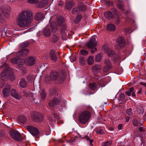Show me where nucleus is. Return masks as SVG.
Here are the masks:
<instances>
[{
  "label": "nucleus",
  "mask_w": 146,
  "mask_h": 146,
  "mask_svg": "<svg viewBox=\"0 0 146 146\" xmlns=\"http://www.w3.org/2000/svg\"><path fill=\"white\" fill-rule=\"evenodd\" d=\"M96 133L98 134H104V128L100 127L97 128L96 129Z\"/></svg>",
  "instance_id": "obj_34"
},
{
  "label": "nucleus",
  "mask_w": 146,
  "mask_h": 146,
  "mask_svg": "<svg viewBox=\"0 0 146 146\" xmlns=\"http://www.w3.org/2000/svg\"><path fill=\"white\" fill-rule=\"evenodd\" d=\"M29 50L27 49H24L20 50L17 53V55L19 56L24 57L27 55Z\"/></svg>",
  "instance_id": "obj_14"
},
{
  "label": "nucleus",
  "mask_w": 146,
  "mask_h": 146,
  "mask_svg": "<svg viewBox=\"0 0 146 146\" xmlns=\"http://www.w3.org/2000/svg\"><path fill=\"white\" fill-rule=\"evenodd\" d=\"M50 57L51 59L54 62L57 61V57L56 54V52L54 51H52L50 54Z\"/></svg>",
  "instance_id": "obj_20"
},
{
  "label": "nucleus",
  "mask_w": 146,
  "mask_h": 146,
  "mask_svg": "<svg viewBox=\"0 0 146 146\" xmlns=\"http://www.w3.org/2000/svg\"><path fill=\"white\" fill-rule=\"evenodd\" d=\"M82 18V15L80 14L77 15L76 17L75 21L76 23H79Z\"/></svg>",
  "instance_id": "obj_38"
},
{
  "label": "nucleus",
  "mask_w": 146,
  "mask_h": 146,
  "mask_svg": "<svg viewBox=\"0 0 146 146\" xmlns=\"http://www.w3.org/2000/svg\"><path fill=\"white\" fill-rule=\"evenodd\" d=\"M43 33L46 36L48 37L50 35V33L48 27H46L43 30Z\"/></svg>",
  "instance_id": "obj_23"
},
{
  "label": "nucleus",
  "mask_w": 146,
  "mask_h": 146,
  "mask_svg": "<svg viewBox=\"0 0 146 146\" xmlns=\"http://www.w3.org/2000/svg\"><path fill=\"white\" fill-rule=\"evenodd\" d=\"M59 37L58 35L57 34H54L52 37V42H56L59 40Z\"/></svg>",
  "instance_id": "obj_33"
},
{
  "label": "nucleus",
  "mask_w": 146,
  "mask_h": 146,
  "mask_svg": "<svg viewBox=\"0 0 146 146\" xmlns=\"http://www.w3.org/2000/svg\"><path fill=\"white\" fill-rule=\"evenodd\" d=\"M105 17L108 19H110L113 17V15L112 13L110 11L106 12L104 13Z\"/></svg>",
  "instance_id": "obj_24"
},
{
  "label": "nucleus",
  "mask_w": 146,
  "mask_h": 146,
  "mask_svg": "<svg viewBox=\"0 0 146 146\" xmlns=\"http://www.w3.org/2000/svg\"><path fill=\"white\" fill-rule=\"evenodd\" d=\"M106 66L104 67L103 70L107 72L111 68V65L110 61L108 60H106L105 61Z\"/></svg>",
  "instance_id": "obj_17"
},
{
  "label": "nucleus",
  "mask_w": 146,
  "mask_h": 146,
  "mask_svg": "<svg viewBox=\"0 0 146 146\" xmlns=\"http://www.w3.org/2000/svg\"><path fill=\"white\" fill-rule=\"evenodd\" d=\"M85 138L87 141H89V142L91 145H93V144H92V143L93 142V139H90L89 137H86Z\"/></svg>",
  "instance_id": "obj_48"
},
{
  "label": "nucleus",
  "mask_w": 146,
  "mask_h": 146,
  "mask_svg": "<svg viewBox=\"0 0 146 146\" xmlns=\"http://www.w3.org/2000/svg\"><path fill=\"white\" fill-rule=\"evenodd\" d=\"M139 131L141 132H142L143 131V128L142 127H140L139 128Z\"/></svg>",
  "instance_id": "obj_63"
},
{
  "label": "nucleus",
  "mask_w": 146,
  "mask_h": 146,
  "mask_svg": "<svg viewBox=\"0 0 146 146\" xmlns=\"http://www.w3.org/2000/svg\"><path fill=\"white\" fill-rule=\"evenodd\" d=\"M48 120L49 124L52 125L53 124L52 119L51 117L49 116L48 117Z\"/></svg>",
  "instance_id": "obj_51"
},
{
  "label": "nucleus",
  "mask_w": 146,
  "mask_h": 146,
  "mask_svg": "<svg viewBox=\"0 0 146 146\" xmlns=\"http://www.w3.org/2000/svg\"><path fill=\"white\" fill-rule=\"evenodd\" d=\"M90 88L93 90H95L96 89V85L94 83L93 84H90L89 85Z\"/></svg>",
  "instance_id": "obj_40"
},
{
  "label": "nucleus",
  "mask_w": 146,
  "mask_h": 146,
  "mask_svg": "<svg viewBox=\"0 0 146 146\" xmlns=\"http://www.w3.org/2000/svg\"><path fill=\"white\" fill-rule=\"evenodd\" d=\"M26 128L33 136H37L39 134L38 129L30 125L26 126Z\"/></svg>",
  "instance_id": "obj_5"
},
{
  "label": "nucleus",
  "mask_w": 146,
  "mask_h": 146,
  "mask_svg": "<svg viewBox=\"0 0 146 146\" xmlns=\"http://www.w3.org/2000/svg\"><path fill=\"white\" fill-rule=\"evenodd\" d=\"M38 0H28V1L29 3L32 4H34L37 2Z\"/></svg>",
  "instance_id": "obj_49"
},
{
  "label": "nucleus",
  "mask_w": 146,
  "mask_h": 146,
  "mask_svg": "<svg viewBox=\"0 0 146 146\" xmlns=\"http://www.w3.org/2000/svg\"><path fill=\"white\" fill-rule=\"evenodd\" d=\"M102 68L101 66L99 65H95L92 67V70L94 72H100Z\"/></svg>",
  "instance_id": "obj_19"
},
{
  "label": "nucleus",
  "mask_w": 146,
  "mask_h": 146,
  "mask_svg": "<svg viewBox=\"0 0 146 146\" xmlns=\"http://www.w3.org/2000/svg\"><path fill=\"white\" fill-rule=\"evenodd\" d=\"M134 89L133 87L131 88L128 91L129 92L131 93L132 92V96L133 97H135V92L134 91Z\"/></svg>",
  "instance_id": "obj_42"
},
{
  "label": "nucleus",
  "mask_w": 146,
  "mask_h": 146,
  "mask_svg": "<svg viewBox=\"0 0 146 146\" xmlns=\"http://www.w3.org/2000/svg\"><path fill=\"white\" fill-rule=\"evenodd\" d=\"M50 26L53 32L55 33L57 31V28L56 23L53 22L50 24Z\"/></svg>",
  "instance_id": "obj_32"
},
{
  "label": "nucleus",
  "mask_w": 146,
  "mask_h": 146,
  "mask_svg": "<svg viewBox=\"0 0 146 146\" xmlns=\"http://www.w3.org/2000/svg\"><path fill=\"white\" fill-rule=\"evenodd\" d=\"M61 34L62 38L63 40H66L68 35L67 28L66 25H64L61 27Z\"/></svg>",
  "instance_id": "obj_7"
},
{
  "label": "nucleus",
  "mask_w": 146,
  "mask_h": 146,
  "mask_svg": "<svg viewBox=\"0 0 146 146\" xmlns=\"http://www.w3.org/2000/svg\"><path fill=\"white\" fill-rule=\"evenodd\" d=\"M64 18L61 16L58 17L57 18V23L59 26L62 25L64 22Z\"/></svg>",
  "instance_id": "obj_29"
},
{
  "label": "nucleus",
  "mask_w": 146,
  "mask_h": 146,
  "mask_svg": "<svg viewBox=\"0 0 146 146\" xmlns=\"http://www.w3.org/2000/svg\"><path fill=\"white\" fill-rule=\"evenodd\" d=\"M18 120L20 122L23 123H25L27 121V118L25 116H21L19 117Z\"/></svg>",
  "instance_id": "obj_30"
},
{
  "label": "nucleus",
  "mask_w": 146,
  "mask_h": 146,
  "mask_svg": "<svg viewBox=\"0 0 146 146\" xmlns=\"http://www.w3.org/2000/svg\"><path fill=\"white\" fill-rule=\"evenodd\" d=\"M11 95L12 97L17 99H20L21 98V95L14 89H13L11 90Z\"/></svg>",
  "instance_id": "obj_16"
},
{
  "label": "nucleus",
  "mask_w": 146,
  "mask_h": 146,
  "mask_svg": "<svg viewBox=\"0 0 146 146\" xmlns=\"http://www.w3.org/2000/svg\"><path fill=\"white\" fill-rule=\"evenodd\" d=\"M117 44L120 47H123L125 45L124 40L122 37H119L117 40Z\"/></svg>",
  "instance_id": "obj_18"
},
{
  "label": "nucleus",
  "mask_w": 146,
  "mask_h": 146,
  "mask_svg": "<svg viewBox=\"0 0 146 146\" xmlns=\"http://www.w3.org/2000/svg\"><path fill=\"white\" fill-rule=\"evenodd\" d=\"M125 94L128 96H130L131 94V93H130L128 91H126Z\"/></svg>",
  "instance_id": "obj_57"
},
{
  "label": "nucleus",
  "mask_w": 146,
  "mask_h": 146,
  "mask_svg": "<svg viewBox=\"0 0 146 146\" xmlns=\"http://www.w3.org/2000/svg\"><path fill=\"white\" fill-rule=\"evenodd\" d=\"M133 124L134 126H137L138 124V121L135 119H134L133 120Z\"/></svg>",
  "instance_id": "obj_46"
},
{
  "label": "nucleus",
  "mask_w": 146,
  "mask_h": 146,
  "mask_svg": "<svg viewBox=\"0 0 146 146\" xmlns=\"http://www.w3.org/2000/svg\"><path fill=\"white\" fill-rule=\"evenodd\" d=\"M50 76H47L45 78V81L46 83H49L50 82Z\"/></svg>",
  "instance_id": "obj_53"
},
{
  "label": "nucleus",
  "mask_w": 146,
  "mask_h": 146,
  "mask_svg": "<svg viewBox=\"0 0 146 146\" xmlns=\"http://www.w3.org/2000/svg\"><path fill=\"white\" fill-rule=\"evenodd\" d=\"M43 18V15L42 13L39 12L37 13L35 17V20L37 21H39L42 20Z\"/></svg>",
  "instance_id": "obj_22"
},
{
  "label": "nucleus",
  "mask_w": 146,
  "mask_h": 146,
  "mask_svg": "<svg viewBox=\"0 0 146 146\" xmlns=\"http://www.w3.org/2000/svg\"><path fill=\"white\" fill-rule=\"evenodd\" d=\"M115 25L113 24H110L107 25V29L108 31H115Z\"/></svg>",
  "instance_id": "obj_27"
},
{
  "label": "nucleus",
  "mask_w": 146,
  "mask_h": 146,
  "mask_svg": "<svg viewBox=\"0 0 146 146\" xmlns=\"http://www.w3.org/2000/svg\"><path fill=\"white\" fill-rule=\"evenodd\" d=\"M91 116V114L90 112L88 111H84L80 114L78 119L81 123L85 124L89 121Z\"/></svg>",
  "instance_id": "obj_3"
},
{
  "label": "nucleus",
  "mask_w": 146,
  "mask_h": 146,
  "mask_svg": "<svg viewBox=\"0 0 146 146\" xmlns=\"http://www.w3.org/2000/svg\"><path fill=\"white\" fill-rule=\"evenodd\" d=\"M97 46V43L96 38L94 36H93L90 39V41L86 44V46L90 49L93 50H91L92 53H94L96 50V48L95 47Z\"/></svg>",
  "instance_id": "obj_4"
},
{
  "label": "nucleus",
  "mask_w": 146,
  "mask_h": 146,
  "mask_svg": "<svg viewBox=\"0 0 146 146\" xmlns=\"http://www.w3.org/2000/svg\"><path fill=\"white\" fill-rule=\"evenodd\" d=\"M49 105L50 106L53 107L56 105L62 106V100L60 99L56 98H54L52 100H50L49 103Z\"/></svg>",
  "instance_id": "obj_6"
},
{
  "label": "nucleus",
  "mask_w": 146,
  "mask_h": 146,
  "mask_svg": "<svg viewBox=\"0 0 146 146\" xmlns=\"http://www.w3.org/2000/svg\"><path fill=\"white\" fill-rule=\"evenodd\" d=\"M118 128L119 130L121 129L122 128V124L119 125L118 126Z\"/></svg>",
  "instance_id": "obj_56"
},
{
  "label": "nucleus",
  "mask_w": 146,
  "mask_h": 146,
  "mask_svg": "<svg viewBox=\"0 0 146 146\" xmlns=\"http://www.w3.org/2000/svg\"><path fill=\"white\" fill-rule=\"evenodd\" d=\"M31 117L34 120L38 121H42L43 119L42 115L40 113H37L36 112H34L33 114L31 115Z\"/></svg>",
  "instance_id": "obj_8"
},
{
  "label": "nucleus",
  "mask_w": 146,
  "mask_h": 146,
  "mask_svg": "<svg viewBox=\"0 0 146 146\" xmlns=\"http://www.w3.org/2000/svg\"><path fill=\"white\" fill-rule=\"evenodd\" d=\"M10 7L9 6H6L4 8L2 9V13L5 17L8 18L9 17V14L10 12Z\"/></svg>",
  "instance_id": "obj_13"
},
{
  "label": "nucleus",
  "mask_w": 146,
  "mask_h": 146,
  "mask_svg": "<svg viewBox=\"0 0 146 146\" xmlns=\"http://www.w3.org/2000/svg\"><path fill=\"white\" fill-rule=\"evenodd\" d=\"M2 14L0 13V22L3 20Z\"/></svg>",
  "instance_id": "obj_60"
},
{
  "label": "nucleus",
  "mask_w": 146,
  "mask_h": 146,
  "mask_svg": "<svg viewBox=\"0 0 146 146\" xmlns=\"http://www.w3.org/2000/svg\"><path fill=\"white\" fill-rule=\"evenodd\" d=\"M33 17L29 11H22L17 19V24L20 27H25L29 26L32 21Z\"/></svg>",
  "instance_id": "obj_1"
},
{
  "label": "nucleus",
  "mask_w": 146,
  "mask_h": 146,
  "mask_svg": "<svg viewBox=\"0 0 146 146\" xmlns=\"http://www.w3.org/2000/svg\"><path fill=\"white\" fill-rule=\"evenodd\" d=\"M119 22V19H117V21L115 22L116 24H118Z\"/></svg>",
  "instance_id": "obj_62"
},
{
  "label": "nucleus",
  "mask_w": 146,
  "mask_h": 146,
  "mask_svg": "<svg viewBox=\"0 0 146 146\" xmlns=\"http://www.w3.org/2000/svg\"><path fill=\"white\" fill-rule=\"evenodd\" d=\"M102 49L105 52L107 53L110 56H113L115 54L114 52L111 50L110 49L108 48L106 45L103 46L102 47Z\"/></svg>",
  "instance_id": "obj_15"
},
{
  "label": "nucleus",
  "mask_w": 146,
  "mask_h": 146,
  "mask_svg": "<svg viewBox=\"0 0 146 146\" xmlns=\"http://www.w3.org/2000/svg\"><path fill=\"white\" fill-rule=\"evenodd\" d=\"M112 142L111 141H108L104 143L102 145V146H110Z\"/></svg>",
  "instance_id": "obj_43"
},
{
  "label": "nucleus",
  "mask_w": 146,
  "mask_h": 146,
  "mask_svg": "<svg viewBox=\"0 0 146 146\" xmlns=\"http://www.w3.org/2000/svg\"><path fill=\"white\" fill-rule=\"evenodd\" d=\"M101 55L100 54H98L96 57V61L97 62H99L101 60Z\"/></svg>",
  "instance_id": "obj_41"
},
{
  "label": "nucleus",
  "mask_w": 146,
  "mask_h": 146,
  "mask_svg": "<svg viewBox=\"0 0 146 146\" xmlns=\"http://www.w3.org/2000/svg\"><path fill=\"white\" fill-rule=\"evenodd\" d=\"M11 87L9 86H5L2 90V96L4 98L7 97L10 95Z\"/></svg>",
  "instance_id": "obj_11"
},
{
  "label": "nucleus",
  "mask_w": 146,
  "mask_h": 146,
  "mask_svg": "<svg viewBox=\"0 0 146 146\" xmlns=\"http://www.w3.org/2000/svg\"><path fill=\"white\" fill-rule=\"evenodd\" d=\"M27 82L25 79L22 78L20 80L19 85L20 86L23 88H25L27 85Z\"/></svg>",
  "instance_id": "obj_25"
},
{
  "label": "nucleus",
  "mask_w": 146,
  "mask_h": 146,
  "mask_svg": "<svg viewBox=\"0 0 146 146\" xmlns=\"http://www.w3.org/2000/svg\"><path fill=\"white\" fill-rule=\"evenodd\" d=\"M79 62L80 64L83 66L84 65L85 62V58L84 57H81L79 58Z\"/></svg>",
  "instance_id": "obj_36"
},
{
  "label": "nucleus",
  "mask_w": 146,
  "mask_h": 146,
  "mask_svg": "<svg viewBox=\"0 0 146 146\" xmlns=\"http://www.w3.org/2000/svg\"><path fill=\"white\" fill-rule=\"evenodd\" d=\"M80 52L82 55H87L88 54V52L87 50H81Z\"/></svg>",
  "instance_id": "obj_45"
},
{
  "label": "nucleus",
  "mask_w": 146,
  "mask_h": 146,
  "mask_svg": "<svg viewBox=\"0 0 146 146\" xmlns=\"http://www.w3.org/2000/svg\"><path fill=\"white\" fill-rule=\"evenodd\" d=\"M35 63V59L33 57L31 56L28 58L27 63L29 65H32L34 64Z\"/></svg>",
  "instance_id": "obj_21"
},
{
  "label": "nucleus",
  "mask_w": 146,
  "mask_h": 146,
  "mask_svg": "<svg viewBox=\"0 0 146 146\" xmlns=\"http://www.w3.org/2000/svg\"><path fill=\"white\" fill-rule=\"evenodd\" d=\"M40 96L41 98L44 100L45 99L46 96V93L45 91L42 90L40 93Z\"/></svg>",
  "instance_id": "obj_39"
},
{
  "label": "nucleus",
  "mask_w": 146,
  "mask_h": 146,
  "mask_svg": "<svg viewBox=\"0 0 146 146\" xmlns=\"http://www.w3.org/2000/svg\"><path fill=\"white\" fill-rule=\"evenodd\" d=\"M94 62V58L93 56H90L88 59V63L89 65H91L93 64Z\"/></svg>",
  "instance_id": "obj_35"
},
{
  "label": "nucleus",
  "mask_w": 146,
  "mask_h": 146,
  "mask_svg": "<svg viewBox=\"0 0 146 146\" xmlns=\"http://www.w3.org/2000/svg\"><path fill=\"white\" fill-rule=\"evenodd\" d=\"M82 7L83 8L82 9H81V8H79L78 7H74L72 10V13L73 14H76L78 13L80 11H84L86 9V7L84 5H82Z\"/></svg>",
  "instance_id": "obj_12"
},
{
  "label": "nucleus",
  "mask_w": 146,
  "mask_h": 146,
  "mask_svg": "<svg viewBox=\"0 0 146 146\" xmlns=\"http://www.w3.org/2000/svg\"><path fill=\"white\" fill-rule=\"evenodd\" d=\"M53 117L56 120H58L60 119V117L57 113H54L53 114Z\"/></svg>",
  "instance_id": "obj_52"
},
{
  "label": "nucleus",
  "mask_w": 146,
  "mask_h": 146,
  "mask_svg": "<svg viewBox=\"0 0 146 146\" xmlns=\"http://www.w3.org/2000/svg\"><path fill=\"white\" fill-rule=\"evenodd\" d=\"M10 135L11 137L16 141H19L22 140L21 135L17 131H13L10 133Z\"/></svg>",
  "instance_id": "obj_10"
},
{
  "label": "nucleus",
  "mask_w": 146,
  "mask_h": 146,
  "mask_svg": "<svg viewBox=\"0 0 146 146\" xmlns=\"http://www.w3.org/2000/svg\"><path fill=\"white\" fill-rule=\"evenodd\" d=\"M27 79L29 82H31L33 80V77L29 75L28 76Z\"/></svg>",
  "instance_id": "obj_54"
},
{
  "label": "nucleus",
  "mask_w": 146,
  "mask_h": 146,
  "mask_svg": "<svg viewBox=\"0 0 146 146\" xmlns=\"http://www.w3.org/2000/svg\"><path fill=\"white\" fill-rule=\"evenodd\" d=\"M11 62L13 64H17V59L15 58H13L11 60Z\"/></svg>",
  "instance_id": "obj_55"
},
{
  "label": "nucleus",
  "mask_w": 146,
  "mask_h": 146,
  "mask_svg": "<svg viewBox=\"0 0 146 146\" xmlns=\"http://www.w3.org/2000/svg\"><path fill=\"white\" fill-rule=\"evenodd\" d=\"M25 61L24 59L21 58L17 59V64L18 66H20L23 65L25 63Z\"/></svg>",
  "instance_id": "obj_31"
},
{
  "label": "nucleus",
  "mask_w": 146,
  "mask_h": 146,
  "mask_svg": "<svg viewBox=\"0 0 146 146\" xmlns=\"http://www.w3.org/2000/svg\"><path fill=\"white\" fill-rule=\"evenodd\" d=\"M126 113L127 114L130 115H132V110L131 108H130L127 109L126 111Z\"/></svg>",
  "instance_id": "obj_44"
},
{
  "label": "nucleus",
  "mask_w": 146,
  "mask_h": 146,
  "mask_svg": "<svg viewBox=\"0 0 146 146\" xmlns=\"http://www.w3.org/2000/svg\"><path fill=\"white\" fill-rule=\"evenodd\" d=\"M16 0H8V1L13 2L15 1Z\"/></svg>",
  "instance_id": "obj_64"
},
{
  "label": "nucleus",
  "mask_w": 146,
  "mask_h": 146,
  "mask_svg": "<svg viewBox=\"0 0 146 146\" xmlns=\"http://www.w3.org/2000/svg\"><path fill=\"white\" fill-rule=\"evenodd\" d=\"M82 5H84L85 6V5L84 4H82L80 5H79V6H78L79 8H81V9H82L83 8L82 7Z\"/></svg>",
  "instance_id": "obj_61"
},
{
  "label": "nucleus",
  "mask_w": 146,
  "mask_h": 146,
  "mask_svg": "<svg viewBox=\"0 0 146 146\" xmlns=\"http://www.w3.org/2000/svg\"><path fill=\"white\" fill-rule=\"evenodd\" d=\"M112 11L114 13L116 14L117 13V10L114 8H113L112 9Z\"/></svg>",
  "instance_id": "obj_59"
},
{
  "label": "nucleus",
  "mask_w": 146,
  "mask_h": 146,
  "mask_svg": "<svg viewBox=\"0 0 146 146\" xmlns=\"http://www.w3.org/2000/svg\"><path fill=\"white\" fill-rule=\"evenodd\" d=\"M29 44V43L28 42H26L22 43V46L23 47H27Z\"/></svg>",
  "instance_id": "obj_50"
},
{
  "label": "nucleus",
  "mask_w": 146,
  "mask_h": 146,
  "mask_svg": "<svg viewBox=\"0 0 146 146\" xmlns=\"http://www.w3.org/2000/svg\"><path fill=\"white\" fill-rule=\"evenodd\" d=\"M118 8L121 11L124 10V5L122 3H120L117 5Z\"/></svg>",
  "instance_id": "obj_37"
},
{
  "label": "nucleus",
  "mask_w": 146,
  "mask_h": 146,
  "mask_svg": "<svg viewBox=\"0 0 146 146\" xmlns=\"http://www.w3.org/2000/svg\"><path fill=\"white\" fill-rule=\"evenodd\" d=\"M10 71L9 70L7 69H5L3 70L1 73V79L3 80V78L4 76H9L10 79H15L14 75L13 74H11V75L8 74L9 72Z\"/></svg>",
  "instance_id": "obj_9"
},
{
  "label": "nucleus",
  "mask_w": 146,
  "mask_h": 146,
  "mask_svg": "<svg viewBox=\"0 0 146 146\" xmlns=\"http://www.w3.org/2000/svg\"><path fill=\"white\" fill-rule=\"evenodd\" d=\"M125 98L124 94L123 93L121 94L119 97V100L120 101L123 100Z\"/></svg>",
  "instance_id": "obj_47"
},
{
  "label": "nucleus",
  "mask_w": 146,
  "mask_h": 146,
  "mask_svg": "<svg viewBox=\"0 0 146 146\" xmlns=\"http://www.w3.org/2000/svg\"><path fill=\"white\" fill-rule=\"evenodd\" d=\"M130 119V117L128 116H126L125 117L126 121L128 122L129 121Z\"/></svg>",
  "instance_id": "obj_58"
},
{
  "label": "nucleus",
  "mask_w": 146,
  "mask_h": 146,
  "mask_svg": "<svg viewBox=\"0 0 146 146\" xmlns=\"http://www.w3.org/2000/svg\"><path fill=\"white\" fill-rule=\"evenodd\" d=\"M74 5V4L73 2L71 1H68L66 3L65 7L68 10L70 9Z\"/></svg>",
  "instance_id": "obj_28"
},
{
  "label": "nucleus",
  "mask_w": 146,
  "mask_h": 146,
  "mask_svg": "<svg viewBox=\"0 0 146 146\" xmlns=\"http://www.w3.org/2000/svg\"><path fill=\"white\" fill-rule=\"evenodd\" d=\"M48 3L47 0H43L38 4H37V6L38 7H42L45 6Z\"/></svg>",
  "instance_id": "obj_26"
},
{
  "label": "nucleus",
  "mask_w": 146,
  "mask_h": 146,
  "mask_svg": "<svg viewBox=\"0 0 146 146\" xmlns=\"http://www.w3.org/2000/svg\"><path fill=\"white\" fill-rule=\"evenodd\" d=\"M66 77L65 74L62 73H58L56 72L50 73V78L52 80H56V82L60 84L63 82Z\"/></svg>",
  "instance_id": "obj_2"
}]
</instances>
